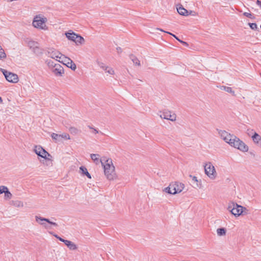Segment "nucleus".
Masks as SVG:
<instances>
[{
    "label": "nucleus",
    "mask_w": 261,
    "mask_h": 261,
    "mask_svg": "<svg viewBox=\"0 0 261 261\" xmlns=\"http://www.w3.org/2000/svg\"><path fill=\"white\" fill-rule=\"evenodd\" d=\"M105 174L109 180H113L116 177L115 167L111 159H106L103 165Z\"/></svg>",
    "instance_id": "nucleus-1"
},
{
    "label": "nucleus",
    "mask_w": 261,
    "mask_h": 261,
    "mask_svg": "<svg viewBox=\"0 0 261 261\" xmlns=\"http://www.w3.org/2000/svg\"><path fill=\"white\" fill-rule=\"evenodd\" d=\"M243 209L246 210V208L234 202H232L228 206V210L236 217L241 215L243 212Z\"/></svg>",
    "instance_id": "nucleus-2"
},
{
    "label": "nucleus",
    "mask_w": 261,
    "mask_h": 261,
    "mask_svg": "<svg viewBox=\"0 0 261 261\" xmlns=\"http://www.w3.org/2000/svg\"><path fill=\"white\" fill-rule=\"evenodd\" d=\"M205 173L212 179L216 178L217 173L215 167L211 162L205 164L204 166Z\"/></svg>",
    "instance_id": "nucleus-3"
},
{
    "label": "nucleus",
    "mask_w": 261,
    "mask_h": 261,
    "mask_svg": "<svg viewBox=\"0 0 261 261\" xmlns=\"http://www.w3.org/2000/svg\"><path fill=\"white\" fill-rule=\"evenodd\" d=\"M1 70L4 75L6 79L9 82L16 83L18 82V77L16 74L8 71L7 70L2 68H1Z\"/></svg>",
    "instance_id": "nucleus-4"
},
{
    "label": "nucleus",
    "mask_w": 261,
    "mask_h": 261,
    "mask_svg": "<svg viewBox=\"0 0 261 261\" xmlns=\"http://www.w3.org/2000/svg\"><path fill=\"white\" fill-rule=\"evenodd\" d=\"M46 21V18H43L40 16H36L34 17L33 21V25L34 27L37 28L43 29L44 26H45V23Z\"/></svg>",
    "instance_id": "nucleus-5"
},
{
    "label": "nucleus",
    "mask_w": 261,
    "mask_h": 261,
    "mask_svg": "<svg viewBox=\"0 0 261 261\" xmlns=\"http://www.w3.org/2000/svg\"><path fill=\"white\" fill-rule=\"evenodd\" d=\"M161 113L160 116L162 119L169 120L171 121H175L176 120V115L171 111L165 110L163 112H161Z\"/></svg>",
    "instance_id": "nucleus-6"
},
{
    "label": "nucleus",
    "mask_w": 261,
    "mask_h": 261,
    "mask_svg": "<svg viewBox=\"0 0 261 261\" xmlns=\"http://www.w3.org/2000/svg\"><path fill=\"white\" fill-rule=\"evenodd\" d=\"M232 147L239 149L243 152H247L248 150V146L238 138L236 141L233 143Z\"/></svg>",
    "instance_id": "nucleus-7"
},
{
    "label": "nucleus",
    "mask_w": 261,
    "mask_h": 261,
    "mask_svg": "<svg viewBox=\"0 0 261 261\" xmlns=\"http://www.w3.org/2000/svg\"><path fill=\"white\" fill-rule=\"evenodd\" d=\"M35 219L37 222L44 226L45 228H47L46 224L45 223L43 222L42 221L47 222L48 223L51 224L55 226H58L57 223L50 221L47 218H44L38 216H36Z\"/></svg>",
    "instance_id": "nucleus-8"
},
{
    "label": "nucleus",
    "mask_w": 261,
    "mask_h": 261,
    "mask_svg": "<svg viewBox=\"0 0 261 261\" xmlns=\"http://www.w3.org/2000/svg\"><path fill=\"white\" fill-rule=\"evenodd\" d=\"M46 55L49 57L53 59H56L57 60L58 58L61 59V56L62 55L58 50L53 49L49 48L46 51Z\"/></svg>",
    "instance_id": "nucleus-9"
},
{
    "label": "nucleus",
    "mask_w": 261,
    "mask_h": 261,
    "mask_svg": "<svg viewBox=\"0 0 261 261\" xmlns=\"http://www.w3.org/2000/svg\"><path fill=\"white\" fill-rule=\"evenodd\" d=\"M34 151L38 156L43 159L46 158L47 154H48V155H50V154L45 149L40 146H35Z\"/></svg>",
    "instance_id": "nucleus-10"
},
{
    "label": "nucleus",
    "mask_w": 261,
    "mask_h": 261,
    "mask_svg": "<svg viewBox=\"0 0 261 261\" xmlns=\"http://www.w3.org/2000/svg\"><path fill=\"white\" fill-rule=\"evenodd\" d=\"M51 71L56 76H62L64 73L63 67L59 64L54 65V68L51 70Z\"/></svg>",
    "instance_id": "nucleus-11"
},
{
    "label": "nucleus",
    "mask_w": 261,
    "mask_h": 261,
    "mask_svg": "<svg viewBox=\"0 0 261 261\" xmlns=\"http://www.w3.org/2000/svg\"><path fill=\"white\" fill-rule=\"evenodd\" d=\"M172 186H173V194H175L181 192L184 189L185 186L181 182H175L174 184H171Z\"/></svg>",
    "instance_id": "nucleus-12"
},
{
    "label": "nucleus",
    "mask_w": 261,
    "mask_h": 261,
    "mask_svg": "<svg viewBox=\"0 0 261 261\" xmlns=\"http://www.w3.org/2000/svg\"><path fill=\"white\" fill-rule=\"evenodd\" d=\"M90 156L92 161L96 164L98 165L100 163L101 164V165H103V163L105 161H106V159L103 158V159H100L99 156L100 155L98 154H91Z\"/></svg>",
    "instance_id": "nucleus-13"
},
{
    "label": "nucleus",
    "mask_w": 261,
    "mask_h": 261,
    "mask_svg": "<svg viewBox=\"0 0 261 261\" xmlns=\"http://www.w3.org/2000/svg\"><path fill=\"white\" fill-rule=\"evenodd\" d=\"M28 45L34 53H36V50H39V43L37 42L31 40L28 42Z\"/></svg>",
    "instance_id": "nucleus-14"
},
{
    "label": "nucleus",
    "mask_w": 261,
    "mask_h": 261,
    "mask_svg": "<svg viewBox=\"0 0 261 261\" xmlns=\"http://www.w3.org/2000/svg\"><path fill=\"white\" fill-rule=\"evenodd\" d=\"M64 61L66 62V65L67 66L72 70H75L76 68L75 64L70 58L67 57H64Z\"/></svg>",
    "instance_id": "nucleus-15"
},
{
    "label": "nucleus",
    "mask_w": 261,
    "mask_h": 261,
    "mask_svg": "<svg viewBox=\"0 0 261 261\" xmlns=\"http://www.w3.org/2000/svg\"><path fill=\"white\" fill-rule=\"evenodd\" d=\"M177 11L180 15L183 16H188L191 14V13H192V11H190V12L189 13L188 10L185 9L182 6L177 8Z\"/></svg>",
    "instance_id": "nucleus-16"
},
{
    "label": "nucleus",
    "mask_w": 261,
    "mask_h": 261,
    "mask_svg": "<svg viewBox=\"0 0 261 261\" xmlns=\"http://www.w3.org/2000/svg\"><path fill=\"white\" fill-rule=\"evenodd\" d=\"M64 244L67 246V247L70 250H74L77 249L76 245L74 243H73L72 242H71L70 241L67 240L66 241H65Z\"/></svg>",
    "instance_id": "nucleus-17"
},
{
    "label": "nucleus",
    "mask_w": 261,
    "mask_h": 261,
    "mask_svg": "<svg viewBox=\"0 0 261 261\" xmlns=\"http://www.w3.org/2000/svg\"><path fill=\"white\" fill-rule=\"evenodd\" d=\"M252 139L255 144L261 145V137L256 133H254L252 136Z\"/></svg>",
    "instance_id": "nucleus-18"
},
{
    "label": "nucleus",
    "mask_w": 261,
    "mask_h": 261,
    "mask_svg": "<svg viewBox=\"0 0 261 261\" xmlns=\"http://www.w3.org/2000/svg\"><path fill=\"white\" fill-rule=\"evenodd\" d=\"M65 35L69 40L74 41L75 39V36H76L77 34L72 31H69L68 32L65 33Z\"/></svg>",
    "instance_id": "nucleus-19"
},
{
    "label": "nucleus",
    "mask_w": 261,
    "mask_h": 261,
    "mask_svg": "<svg viewBox=\"0 0 261 261\" xmlns=\"http://www.w3.org/2000/svg\"><path fill=\"white\" fill-rule=\"evenodd\" d=\"M190 177L192 178V182L193 184V187L195 188H199L200 186L198 183V179L196 176L190 175Z\"/></svg>",
    "instance_id": "nucleus-20"
},
{
    "label": "nucleus",
    "mask_w": 261,
    "mask_h": 261,
    "mask_svg": "<svg viewBox=\"0 0 261 261\" xmlns=\"http://www.w3.org/2000/svg\"><path fill=\"white\" fill-rule=\"evenodd\" d=\"M75 39L74 42L76 44H82L84 42V38L82 37V36H80V35H77L76 36H75Z\"/></svg>",
    "instance_id": "nucleus-21"
},
{
    "label": "nucleus",
    "mask_w": 261,
    "mask_h": 261,
    "mask_svg": "<svg viewBox=\"0 0 261 261\" xmlns=\"http://www.w3.org/2000/svg\"><path fill=\"white\" fill-rule=\"evenodd\" d=\"M129 58L130 59V60L132 61L134 64L138 66L140 65V61L135 56L133 55H130L129 56Z\"/></svg>",
    "instance_id": "nucleus-22"
},
{
    "label": "nucleus",
    "mask_w": 261,
    "mask_h": 261,
    "mask_svg": "<svg viewBox=\"0 0 261 261\" xmlns=\"http://www.w3.org/2000/svg\"><path fill=\"white\" fill-rule=\"evenodd\" d=\"M80 170L82 172V173L84 174V175H85L87 176L88 178H91V175L88 172V170L87 169V168L84 166H81L80 168Z\"/></svg>",
    "instance_id": "nucleus-23"
},
{
    "label": "nucleus",
    "mask_w": 261,
    "mask_h": 261,
    "mask_svg": "<svg viewBox=\"0 0 261 261\" xmlns=\"http://www.w3.org/2000/svg\"><path fill=\"white\" fill-rule=\"evenodd\" d=\"M226 230L225 228H219L217 229V233L219 236H223L226 234Z\"/></svg>",
    "instance_id": "nucleus-24"
},
{
    "label": "nucleus",
    "mask_w": 261,
    "mask_h": 261,
    "mask_svg": "<svg viewBox=\"0 0 261 261\" xmlns=\"http://www.w3.org/2000/svg\"><path fill=\"white\" fill-rule=\"evenodd\" d=\"M12 205L17 207H21L23 206V202L20 200L12 201Z\"/></svg>",
    "instance_id": "nucleus-25"
},
{
    "label": "nucleus",
    "mask_w": 261,
    "mask_h": 261,
    "mask_svg": "<svg viewBox=\"0 0 261 261\" xmlns=\"http://www.w3.org/2000/svg\"><path fill=\"white\" fill-rule=\"evenodd\" d=\"M103 70H104L106 73H108L110 75L115 74V71L113 70V69L112 67H109L108 66H107V69H103Z\"/></svg>",
    "instance_id": "nucleus-26"
},
{
    "label": "nucleus",
    "mask_w": 261,
    "mask_h": 261,
    "mask_svg": "<svg viewBox=\"0 0 261 261\" xmlns=\"http://www.w3.org/2000/svg\"><path fill=\"white\" fill-rule=\"evenodd\" d=\"M173 186H172L171 184H170L168 187H166L164 189V191L168 194H173Z\"/></svg>",
    "instance_id": "nucleus-27"
},
{
    "label": "nucleus",
    "mask_w": 261,
    "mask_h": 261,
    "mask_svg": "<svg viewBox=\"0 0 261 261\" xmlns=\"http://www.w3.org/2000/svg\"><path fill=\"white\" fill-rule=\"evenodd\" d=\"M228 133L226 132L225 130H220L219 131V134L220 136L222 139H224L228 136Z\"/></svg>",
    "instance_id": "nucleus-28"
},
{
    "label": "nucleus",
    "mask_w": 261,
    "mask_h": 261,
    "mask_svg": "<svg viewBox=\"0 0 261 261\" xmlns=\"http://www.w3.org/2000/svg\"><path fill=\"white\" fill-rule=\"evenodd\" d=\"M222 89L225 90V91L231 93L233 95H234V91L232 90V88L229 87L223 86Z\"/></svg>",
    "instance_id": "nucleus-29"
},
{
    "label": "nucleus",
    "mask_w": 261,
    "mask_h": 261,
    "mask_svg": "<svg viewBox=\"0 0 261 261\" xmlns=\"http://www.w3.org/2000/svg\"><path fill=\"white\" fill-rule=\"evenodd\" d=\"M70 133L73 135L77 134L80 131L74 127H70L69 129Z\"/></svg>",
    "instance_id": "nucleus-30"
},
{
    "label": "nucleus",
    "mask_w": 261,
    "mask_h": 261,
    "mask_svg": "<svg viewBox=\"0 0 261 261\" xmlns=\"http://www.w3.org/2000/svg\"><path fill=\"white\" fill-rule=\"evenodd\" d=\"M46 62L48 66L51 70H52L53 69V68H54L55 65H57V64H58V63H55L53 61H51L50 60H47L46 61Z\"/></svg>",
    "instance_id": "nucleus-31"
},
{
    "label": "nucleus",
    "mask_w": 261,
    "mask_h": 261,
    "mask_svg": "<svg viewBox=\"0 0 261 261\" xmlns=\"http://www.w3.org/2000/svg\"><path fill=\"white\" fill-rule=\"evenodd\" d=\"M96 63L101 69L103 70L107 69V65L103 62L97 60Z\"/></svg>",
    "instance_id": "nucleus-32"
},
{
    "label": "nucleus",
    "mask_w": 261,
    "mask_h": 261,
    "mask_svg": "<svg viewBox=\"0 0 261 261\" xmlns=\"http://www.w3.org/2000/svg\"><path fill=\"white\" fill-rule=\"evenodd\" d=\"M6 58V54L4 51V50L2 47H0V60L5 59Z\"/></svg>",
    "instance_id": "nucleus-33"
},
{
    "label": "nucleus",
    "mask_w": 261,
    "mask_h": 261,
    "mask_svg": "<svg viewBox=\"0 0 261 261\" xmlns=\"http://www.w3.org/2000/svg\"><path fill=\"white\" fill-rule=\"evenodd\" d=\"M5 198L10 199L12 197V194L9 191L8 188H6V190L5 191Z\"/></svg>",
    "instance_id": "nucleus-34"
},
{
    "label": "nucleus",
    "mask_w": 261,
    "mask_h": 261,
    "mask_svg": "<svg viewBox=\"0 0 261 261\" xmlns=\"http://www.w3.org/2000/svg\"><path fill=\"white\" fill-rule=\"evenodd\" d=\"M250 28L253 30H258V28L256 23H249Z\"/></svg>",
    "instance_id": "nucleus-35"
},
{
    "label": "nucleus",
    "mask_w": 261,
    "mask_h": 261,
    "mask_svg": "<svg viewBox=\"0 0 261 261\" xmlns=\"http://www.w3.org/2000/svg\"><path fill=\"white\" fill-rule=\"evenodd\" d=\"M237 138H238L236 136L232 135L231 138V140L229 141L227 143H228L231 146H232V145L233 144V143L236 141Z\"/></svg>",
    "instance_id": "nucleus-36"
},
{
    "label": "nucleus",
    "mask_w": 261,
    "mask_h": 261,
    "mask_svg": "<svg viewBox=\"0 0 261 261\" xmlns=\"http://www.w3.org/2000/svg\"><path fill=\"white\" fill-rule=\"evenodd\" d=\"M51 137L55 141H59V138H60V136L59 134H56V133H53L51 135Z\"/></svg>",
    "instance_id": "nucleus-37"
},
{
    "label": "nucleus",
    "mask_w": 261,
    "mask_h": 261,
    "mask_svg": "<svg viewBox=\"0 0 261 261\" xmlns=\"http://www.w3.org/2000/svg\"><path fill=\"white\" fill-rule=\"evenodd\" d=\"M157 29L160 30V31H162V32H165L166 33H167L168 34H170V35L173 36L178 41H179V40H180L177 36H176L175 35L173 34L172 33H171L170 32L165 31H164L163 30H162L161 29L157 28Z\"/></svg>",
    "instance_id": "nucleus-38"
},
{
    "label": "nucleus",
    "mask_w": 261,
    "mask_h": 261,
    "mask_svg": "<svg viewBox=\"0 0 261 261\" xmlns=\"http://www.w3.org/2000/svg\"><path fill=\"white\" fill-rule=\"evenodd\" d=\"M60 138H64L67 140H69L70 139L69 135L68 134H63L60 135Z\"/></svg>",
    "instance_id": "nucleus-39"
},
{
    "label": "nucleus",
    "mask_w": 261,
    "mask_h": 261,
    "mask_svg": "<svg viewBox=\"0 0 261 261\" xmlns=\"http://www.w3.org/2000/svg\"><path fill=\"white\" fill-rule=\"evenodd\" d=\"M228 136H227L225 138H224V139H223V140L226 143H228L229 141L231 140V138L232 136V135L228 133Z\"/></svg>",
    "instance_id": "nucleus-40"
},
{
    "label": "nucleus",
    "mask_w": 261,
    "mask_h": 261,
    "mask_svg": "<svg viewBox=\"0 0 261 261\" xmlns=\"http://www.w3.org/2000/svg\"><path fill=\"white\" fill-rule=\"evenodd\" d=\"M6 188H8L6 186H0V194L4 193V192H5V191L6 190Z\"/></svg>",
    "instance_id": "nucleus-41"
},
{
    "label": "nucleus",
    "mask_w": 261,
    "mask_h": 261,
    "mask_svg": "<svg viewBox=\"0 0 261 261\" xmlns=\"http://www.w3.org/2000/svg\"><path fill=\"white\" fill-rule=\"evenodd\" d=\"M243 15H244L245 16H246L247 17L250 18H252V15L251 13H249L248 12H244L243 13Z\"/></svg>",
    "instance_id": "nucleus-42"
},
{
    "label": "nucleus",
    "mask_w": 261,
    "mask_h": 261,
    "mask_svg": "<svg viewBox=\"0 0 261 261\" xmlns=\"http://www.w3.org/2000/svg\"><path fill=\"white\" fill-rule=\"evenodd\" d=\"M88 127L90 128V129H92L93 130V133H95V134H97L99 133L98 130H97L96 129L90 126H88Z\"/></svg>",
    "instance_id": "nucleus-43"
},
{
    "label": "nucleus",
    "mask_w": 261,
    "mask_h": 261,
    "mask_svg": "<svg viewBox=\"0 0 261 261\" xmlns=\"http://www.w3.org/2000/svg\"><path fill=\"white\" fill-rule=\"evenodd\" d=\"M256 4L261 9V1H259V0H257L256 2Z\"/></svg>",
    "instance_id": "nucleus-44"
},
{
    "label": "nucleus",
    "mask_w": 261,
    "mask_h": 261,
    "mask_svg": "<svg viewBox=\"0 0 261 261\" xmlns=\"http://www.w3.org/2000/svg\"><path fill=\"white\" fill-rule=\"evenodd\" d=\"M179 42H181L183 45H185V46H188V44L186 42H185L184 41H182V40H179Z\"/></svg>",
    "instance_id": "nucleus-45"
},
{
    "label": "nucleus",
    "mask_w": 261,
    "mask_h": 261,
    "mask_svg": "<svg viewBox=\"0 0 261 261\" xmlns=\"http://www.w3.org/2000/svg\"><path fill=\"white\" fill-rule=\"evenodd\" d=\"M116 49H117L118 53H120L122 52V49L120 47H117L116 48Z\"/></svg>",
    "instance_id": "nucleus-46"
},
{
    "label": "nucleus",
    "mask_w": 261,
    "mask_h": 261,
    "mask_svg": "<svg viewBox=\"0 0 261 261\" xmlns=\"http://www.w3.org/2000/svg\"><path fill=\"white\" fill-rule=\"evenodd\" d=\"M36 50V53H34L35 54H36L37 55H40V54H42V52L41 51L40 48H39V50Z\"/></svg>",
    "instance_id": "nucleus-47"
},
{
    "label": "nucleus",
    "mask_w": 261,
    "mask_h": 261,
    "mask_svg": "<svg viewBox=\"0 0 261 261\" xmlns=\"http://www.w3.org/2000/svg\"><path fill=\"white\" fill-rule=\"evenodd\" d=\"M58 240L63 243H65V241H66L67 240H65V239H63V238H61V237H59V238L58 239Z\"/></svg>",
    "instance_id": "nucleus-48"
},
{
    "label": "nucleus",
    "mask_w": 261,
    "mask_h": 261,
    "mask_svg": "<svg viewBox=\"0 0 261 261\" xmlns=\"http://www.w3.org/2000/svg\"><path fill=\"white\" fill-rule=\"evenodd\" d=\"M53 236H54V237H56L57 239H58L59 238V237H60L59 236H58L57 234H53Z\"/></svg>",
    "instance_id": "nucleus-49"
},
{
    "label": "nucleus",
    "mask_w": 261,
    "mask_h": 261,
    "mask_svg": "<svg viewBox=\"0 0 261 261\" xmlns=\"http://www.w3.org/2000/svg\"><path fill=\"white\" fill-rule=\"evenodd\" d=\"M53 236H54V237H56L57 239H58L59 238V237H60L59 236H58L57 234H53Z\"/></svg>",
    "instance_id": "nucleus-50"
},
{
    "label": "nucleus",
    "mask_w": 261,
    "mask_h": 261,
    "mask_svg": "<svg viewBox=\"0 0 261 261\" xmlns=\"http://www.w3.org/2000/svg\"><path fill=\"white\" fill-rule=\"evenodd\" d=\"M3 101L2 98L1 97H0V102H2Z\"/></svg>",
    "instance_id": "nucleus-51"
},
{
    "label": "nucleus",
    "mask_w": 261,
    "mask_h": 261,
    "mask_svg": "<svg viewBox=\"0 0 261 261\" xmlns=\"http://www.w3.org/2000/svg\"><path fill=\"white\" fill-rule=\"evenodd\" d=\"M260 29H261V24H260Z\"/></svg>",
    "instance_id": "nucleus-52"
}]
</instances>
